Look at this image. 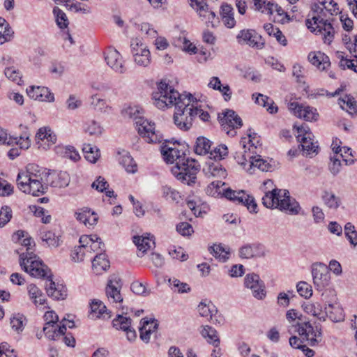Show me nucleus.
<instances>
[{
    "mask_svg": "<svg viewBox=\"0 0 357 357\" xmlns=\"http://www.w3.org/2000/svg\"><path fill=\"white\" fill-rule=\"evenodd\" d=\"M323 200L325 204L331 208H337L340 205V199L334 194L325 192L323 195Z\"/></svg>",
    "mask_w": 357,
    "mask_h": 357,
    "instance_id": "56",
    "label": "nucleus"
},
{
    "mask_svg": "<svg viewBox=\"0 0 357 357\" xmlns=\"http://www.w3.org/2000/svg\"><path fill=\"white\" fill-rule=\"evenodd\" d=\"M238 164L245 165L246 162L249 161L250 167H256L259 169L263 172H267L269 170L271 165L269 163L260 158V155H245L241 154V156L236 157Z\"/></svg>",
    "mask_w": 357,
    "mask_h": 357,
    "instance_id": "20",
    "label": "nucleus"
},
{
    "mask_svg": "<svg viewBox=\"0 0 357 357\" xmlns=\"http://www.w3.org/2000/svg\"><path fill=\"white\" fill-rule=\"evenodd\" d=\"M85 158L90 162L95 163L100 156V151L96 146L84 144L82 149Z\"/></svg>",
    "mask_w": 357,
    "mask_h": 357,
    "instance_id": "41",
    "label": "nucleus"
},
{
    "mask_svg": "<svg viewBox=\"0 0 357 357\" xmlns=\"http://www.w3.org/2000/svg\"><path fill=\"white\" fill-rule=\"evenodd\" d=\"M222 20L225 25L228 28H233L236 24V20L234 17L233 8L228 4H224L221 6Z\"/></svg>",
    "mask_w": 357,
    "mask_h": 357,
    "instance_id": "33",
    "label": "nucleus"
},
{
    "mask_svg": "<svg viewBox=\"0 0 357 357\" xmlns=\"http://www.w3.org/2000/svg\"><path fill=\"white\" fill-rule=\"evenodd\" d=\"M132 241L137 246L139 253L137 256L142 257L144 254L154 245L155 243L149 237L135 236L132 238Z\"/></svg>",
    "mask_w": 357,
    "mask_h": 357,
    "instance_id": "31",
    "label": "nucleus"
},
{
    "mask_svg": "<svg viewBox=\"0 0 357 357\" xmlns=\"http://www.w3.org/2000/svg\"><path fill=\"white\" fill-rule=\"evenodd\" d=\"M4 75L8 79L18 85H20L22 82V73L15 67H6L4 69Z\"/></svg>",
    "mask_w": 357,
    "mask_h": 357,
    "instance_id": "48",
    "label": "nucleus"
},
{
    "mask_svg": "<svg viewBox=\"0 0 357 357\" xmlns=\"http://www.w3.org/2000/svg\"><path fill=\"white\" fill-rule=\"evenodd\" d=\"M200 171L199 163L192 158L183 157L177 160L172 168L173 175L181 183L193 185L197 182V175Z\"/></svg>",
    "mask_w": 357,
    "mask_h": 357,
    "instance_id": "5",
    "label": "nucleus"
},
{
    "mask_svg": "<svg viewBox=\"0 0 357 357\" xmlns=\"http://www.w3.org/2000/svg\"><path fill=\"white\" fill-rule=\"evenodd\" d=\"M26 93L31 98L36 100L53 102L54 100V95L46 87L30 86Z\"/></svg>",
    "mask_w": 357,
    "mask_h": 357,
    "instance_id": "22",
    "label": "nucleus"
},
{
    "mask_svg": "<svg viewBox=\"0 0 357 357\" xmlns=\"http://www.w3.org/2000/svg\"><path fill=\"white\" fill-rule=\"evenodd\" d=\"M119 163L125 168L128 173H135L137 166L133 158L128 152H124L119 158Z\"/></svg>",
    "mask_w": 357,
    "mask_h": 357,
    "instance_id": "35",
    "label": "nucleus"
},
{
    "mask_svg": "<svg viewBox=\"0 0 357 357\" xmlns=\"http://www.w3.org/2000/svg\"><path fill=\"white\" fill-rule=\"evenodd\" d=\"M22 245L26 248V252L20 255V264L22 269L33 277L46 275L48 267L33 253V240L26 237L23 239Z\"/></svg>",
    "mask_w": 357,
    "mask_h": 357,
    "instance_id": "4",
    "label": "nucleus"
},
{
    "mask_svg": "<svg viewBox=\"0 0 357 357\" xmlns=\"http://www.w3.org/2000/svg\"><path fill=\"white\" fill-rule=\"evenodd\" d=\"M122 287L121 280L117 275H112L106 287L105 292L109 299H112L113 302H122L123 298L120 293Z\"/></svg>",
    "mask_w": 357,
    "mask_h": 357,
    "instance_id": "18",
    "label": "nucleus"
},
{
    "mask_svg": "<svg viewBox=\"0 0 357 357\" xmlns=\"http://www.w3.org/2000/svg\"><path fill=\"white\" fill-rule=\"evenodd\" d=\"M135 63L142 67H147L151 61V52L141 54H132Z\"/></svg>",
    "mask_w": 357,
    "mask_h": 357,
    "instance_id": "58",
    "label": "nucleus"
},
{
    "mask_svg": "<svg viewBox=\"0 0 357 357\" xmlns=\"http://www.w3.org/2000/svg\"><path fill=\"white\" fill-rule=\"evenodd\" d=\"M126 113L135 121L138 133L148 143H158L162 140V136L155 131V124L140 116L137 107H129Z\"/></svg>",
    "mask_w": 357,
    "mask_h": 357,
    "instance_id": "6",
    "label": "nucleus"
},
{
    "mask_svg": "<svg viewBox=\"0 0 357 357\" xmlns=\"http://www.w3.org/2000/svg\"><path fill=\"white\" fill-rule=\"evenodd\" d=\"M225 197L235 202L247 207L248 210L251 213H257V204L255 198L247 194L244 190L235 191L230 188H227L224 192Z\"/></svg>",
    "mask_w": 357,
    "mask_h": 357,
    "instance_id": "9",
    "label": "nucleus"
},
{
    "mask_svg": "<svg viewBox=\"0 0 357 357\" xmlns=\"http://www.w3.org/2000/svg\"><path fill=\"white\" fill-rule=\"evenodd\" d=\"M162 197L168 201L178 202L180 195L178 192L169 186L162 188Z\"/></svg>",
    "mask_w": 357,
    "mask_h": 357,
    "instance_id": "55",
    "label": "nucleus"
},
{
    "mask_svg": "<svg viewBox=\"0 0 357 357\" xmlns=\"http://www.w3.org/2000/svg\"><path fill=\"white\" fill-rule=\"evenodd\" d=\"M339 104L342 109H346L350 114H356L357 112L356 101L349 95H345L343 98H340Z\"/></svg>",
    "mask_w": 357,
    "mask_h": 357,
    "instance_id": "37",
    "label": "nucleus"
},
{
    "mask_svg": "<svg viewBox=\"0 0 357 357\" xmlns=\"http://www.w3.org/2000/svg\"><path fill=\"white\" fill-rule=\"evenodd\" d=\"M139 328V337L145 343L149 342L151 335L155 332L158 327V324L155 319H142Z\"/></svg>",
    "mask_w": 357,
    "mask_h": 357,
    "instance_id": "21",
    "label": "nucleus"
},
{
    "mask_svg": "<svg viewBox=\"0 0 357 357\" xmlns=\"http://www.w3.org/2000/svg\"><path fill=\"white\" fill-rule=\"evenodd\" d=\"M210 252L213 256L222 262L226 261L229 259V252L221 245H214L210 248Z\"/></svg>",
    "mask_w": 357,
    "mask_h": 357,
    "instance_id": "46",
    "label": "nucleus"
},
{
    "mask_svg": "<svg viewBox=\"0 0 357 357\" xmlns=\"http://www.w3.org/2000/svg\"><path fill=\"white\" fill-rule=\"evenodd\" d=\"M236 38L239 43H244L252 47L261 49L264 45L261 36L252 29L241 30Z\"/></svg>",
    "mask_w": 357,
    "mask_h": 357,
    "instance_id": "14",
    "label": "nucleus"
},
{
    "mask_svg": "<svg viewBox=\"0 0 357 357\" xmlns=\"http://www.w3.org/2000/svg\"><path fill=\"white\" fill-rule=\"evenodd\" d=\"M12 218V210L8 206H3L0 211V227H4Z\"/></svg>",
    "mask_w": 357,
    "mask_h": 357,
    "instance_id": "61",
    "label": "nucleus"
},
{
    "mask_svg": "<svg viewBox=\"0 0 357 357\" xmlns=\"http://www.w3.org/2000/svg\"><path fill=\"white\" fill-rule=\"evenodd\" d=\"M43 332L47 338L50 340H56L59 337L63 336L66 333V324H51L43 327Z\"/></svg>",
    "mask_w": 357,
    "mask_h": 357,
    "instance_id": "26",
    "label": "nucleus"
},
{
    "mask_svg": "<svg viewBox=\"0 0 357 357\" xmlns=\"http://www.w3.org/2000/svg\"><path fill=\"white\" fill-rule=\"evenodd\" d=\"M161 153L163 155L164 160L167 163L176 162L180 158H183V157L180 155V151L176 148L169 147L167 145L162 146Z\"/></svg>",
    "mask_w": 357,
    "mask_h": 357,
    "instance_id": "32",
    "label": "nucleus"
},
{
    "mask_svg": "<svg viewBox=\"0 0 357 357\" xmlns=\"http://www.w3.org/2000/svg\"><path fill=\"white\" fill-rule=\"evenodd\" d=\"M36 144L39 149L46 150L56 142V136L48 127L40 128L36 135Z\"/></svg>",
    "mask_w": 357,
    "mask_h": 357,
    "instance_id": "16",
    "label": "nucleus"
},
{
    "mask_svg": "<svg viewBox=\"0 0 357 357\" xmlns=\"http://www.w3.org/2000/svg\"><path fill=\"white\" fill-rule=\"evenodd\" d=\"M169 282L172 286V289L178 294L187 293L190 291V287L187 283L181 282L178 279H169Z\"/></svg>",
    "mask_w": 357,
    "mask_h": 357,
    "instance_id": "50",
    "label": "nucleus"
},
{
    "mask_svg": "<svg viewBox=\"0 0 357 357\" xmlns=\"http://www.w3.org/2000/svg\"><path fill=\"white\" fill-rule=\"evenodd\" d=\"M13 31L8 23L3 18H0V45L10 41L12 38Z\"/></svg>",
    "mask_w": 357,
    "mask_h": 357,
    "instance_id": "36",
    "label": "nucleus"
},
{
    "mask_svg": "<svg viewBox=\"0 0 357 357\" xmlns=\"http://www.w3.org/2000/svg\"><path fill=\"white\" fill-rule=\"evenodd\" d=\"M344 234L352 245H357V231L355 230L354 226L351 222H347L345 225Z\"/></svg>",
    "mask_w": 357,
    "mask_h": 357,
    "instance_id": "57",
    "label": "nucleus"
},
{
    "mask_svg": "<svg viewBox=\"0 0 357 357\" xmlns=\"http://www.w3.org/2000/svg\"><path fill=\"white\" fill-rule=\"evenodd\" d=\"M198 312L200 316L213 319V317H215L218 310L211 302L208 304L201 302L198 305Z\"/></svg>",
    "mask_w": 357,
    "mask_h": 357,
    "instance_id": "40",
    "label": "nucleus"
},
{
    "mask_svg": "<svg viewBox=\"0 0 357 357\" xmlns=\"http://www.w3.org/2000/svg\"><path fill=\"white\" fill-rule=\"evenodd\" d=\"M218 119L222 130L231 137L235 136L236 135V130L243 126L241 117L231 109H227L222 114H219Z\"/></svg>",
    "mask_w": 357,
    "mask_h": 357,
    "instance_id": "7",
    "label": "nucleus"
},
{
    "mask_svg": "<svg viewBox=\"0 0 357 357\" xmlns=\"http://www.w3.org/2000/svg\"><path fill=\"white\" fill-rule=\"evenodd\" d=\"M298 135L296 138L301 142L303 150L307 155L318 153V145L312 142V133L310 132L309 127L303 123L301 126L297 127Z\"/></svg>",
    "mask_w": 357,
    "mask_h": 357,
    "instance_id": "10",
    "label": "nucleus"
},
{
    "mask_svg": "<svg viewBox=\"0 0 357 357\" xmlns=\"http://www.w3.org/2000/svg\"><path fill=\"white\" fill-rule=\"evenodd\" d=\"M91 315L92 317H99L100 315H103L105 313L108 314L107 312L106 306L103 303L99 300L94 299L91 303Z\"/></svg>",
    "mask_w": 357,
    "mask_h": 357,
    "instance_id": "47",
    "label": "nucleus"
},
{
    "mask_svg": "<svg viewBox=\"0 0 357 357\" xmlns=\"http://www.w3.org/2000/svg\"><path fill=\"white\" fill-rule=\"evenodd\" d=\"M105 59L107 65L119 73H124L126 67L120 53L114 48H109L105 53Z\"/></svg>",
    "mask_w": 357,
    "mask_h": 357,
    "instance_id": "17",
    "label": "nucleus"
},
{
    "mask_svg": "<svg viewBox=\"0 0 357 357\" xmlns=\"http://www.w3.org/2000/svg\"><path fill=\"white\" fill-rule=\"evenodd\" d=\"M89 104L93 109L100 112H105V109L108 107L106 101L100 98L98 94L92 95L89 98Z\"/></svg>",
    "mask_w": 357,
    "mask_h": 357,
    "instance_id": "49",
    "label": "nucleus"
},
{
    "mask_svg": "<svg viewBox=\"0 0 357 357\" xmlns=\"http://www.w3.org/2000/svg\"><path fill=\"white\" fill-rule=\"evenodd\" d=\"M288 108L296 117L307 121H317L319 116L315 108L298 102H291L289 103Z\"/></svg>",
    "mask_w": 357,
    "mask_h": 357,
    "instance_id": "12",
    "label": "nucleus"
},
{
    "mask_svg": "<svg viewBox=\"0 0 357 357\" xmlns=\"http://www.w3.org/2000/svg\"><path fill=\"white\" fill-rule=\"evenodd\" d=\"M201 328L200 333L202 336L206 339L208 344H212L215 347H218L220 345V340L217 331L212 326L208 325L202 326Z\"/></svg>",
    "mask_w": 357,
    "mask_h": 357,
    "instance_id": "29",
    "label": "nucleus"
},
{
    "mask_svg": "<svg viewBox=\"0 0 357 357\" xmlns=\"http://www.w3.org/2000/svg\"><path fill=\"white\" fill-rule=\"evenodd\" d=\"M88 253L89 252H87V250H84L83 246H77L72 251L71 257L74 261L79 262L83 261Z\"/></svg>",
    "mask_w": 357,
    "mask_h": 357,
    "instance_id": "62",
    "label": "nucleus"
},
{
    "mask_svg": "<svg viewBox=\"0 0 357 357\" xmlns=\"http://www.w3.org/2000/svg\"><path fill=\"white\" fill-rule=\"evenodd\" d=\"M297 332L310 346H315L321 341V328L320 325L312 326L310 321L298 323Z\"/></svg>",
    "mask_w": 357,
    "mask_h": 357,
    "instance_id": "8",
    "label": "nucleus"
},
{
    "mask_svg": "<svg viewBox=\"0 0 357 357\" xmlns=\"http://www.w3.org/2000/svg\"><path fill=\"white\" fill-rule=\"evenodd\" d=\"M153 100L155 107L161 109L174 105V121L176 126L183 130L190 128L193 120L190 115L191 102H194L190 93L180 94L165 81H161L158 85V91L153 93Z\"/></svg>",
    "mask_w": 357,
    "mask_h": 357,
    "instance_id": "1",
    "label": "nucleus"
},
{
    "mask_svg": "<svg viewBox=\"0 0 357 357\" xmlns=\"http://www.w3.org/2000/svg\"><path fill=\"white\" fill-rule=\"evenodd\" d=\"M308 59L312 65L321 70H324L331 66L329 57L321 52H310Z\"/></svg>",
    "mask_w": 357,
    "mask_h": 357,
    "instance_id": "25",
    "label": "nucleus"
},
{
    "mask_svg": "<svg viewBox=\"0 0 357 357\" xmlns=\"http://www.w3.org/2000/svg\"><path fill=\"white\" fill-rule=\"evenodd\" d=\"M321 9L322 10V13L319 15L323 18L324 17H326V13H328L331 15H337L340 13L338 5L333 0L328 1Z\"/></svg>",
    "mask_w": 357,
    "mask_h": 357,
    "instance_id": "53",
    "label": "nucleus"
},
{
    "mask_svg": "<svg viewBox=\"0 0 357 357\" xmlns=\"http://www.w3.org/2000/svg\"><path fill=\"white\" fill-rule=\"evenodd\" d=\"M258 138L257 133L252 132L251 130H249L248 137H242L240 142L243 149V153L242 154L251 155V152L253 153V149H257V146L260 145Z\"/></svg>",
    "mask_w": 357,
    "mask_h": 357,
    "instance_id": "23",
    "label": "nucleus"
},
{
    "mask_svg": "<svg viewBox=\"0 0 357 357\" xmlns=\"http://www.w3.org/2000/svg\"><path fill=\"white\" fill-rule=\"evenodd\" d=\"M255 102L264 107H266L268 112L271 114H275L278 112V107L273 105V100L266 96L258 93Z\"/></svg>",
    "mask_w": 357,
    "mask_h": 357,
    "instance_id": "39",
    "label": "nucleus"
},
{
    "mask_svg": "<svg viewBox=\"0 0 357 357\" xmlns=\"http://www.w3.org/2000/svg\"><path fill=\"white\" fill-rule=\"evenodd\" d=\"M84 130L91 136L98 137L102 134L103 129L98 122L90 120L85 123Z\"/></svg>",
    "mask_w": 357,
    "mask_h": 357,
    "instance_id": "45",
    "label": "nucleus"
},
{
    "mask_svg": "<svg viewBox=\"0 0 357 357\" xmlns=\"http://www.w3.org/2000/svg\"><path fill=\"white\" fill-rule=\"evenodd\" d=\"M132 319L123 315H117L113 320V326L118 330H122L126 333L127 340L133 342L137 339V333L131 326Z\"/></svg>",
    "mask_w": 357,
    "mask_h": 357,
    "instance_id": "15",
    "label": "nucleus"
},
{
    "mask_svg": "<svg viewBox=\"0 0 357 357\" xmlns=\"http://www.w3.org/2000/svg\"><path fill=\"white\" fill-rule=\"evenodd\" d=\"M262 248L258 244H246L239 250V256L243 259H251L263 256Z\"/></svg>",
    "mask_w": 357,
    "mask_h": 357,
    "instance_id": "24",
    "label": "nucleus"
},
{
    "mask_svg": "<svg viewBox=\"0 0 357 357\" xmlns=\"http://www.w3.org/2000/svg\"><path fill=\"white\" fill-rule=\"evenodd\" d=\"M105 244L101 241L100 238L97 235H93V241H91L89 247V250L92 252L103 253L105 251Z\"/></svg>",
    "mask_w": 357,
    "mask_h": 357,
    "instance_id": "60",
    "label": "nucleus"
},
{
    "mask_svg": "<svg viewBox=\"0 0 357 357\" xmlns=\"http://www.w3.org/2000/svg\"><path fill=\"white\" fill-rule=\"evenodd\" d=\"M130 288L132 292L137 295L146 296L150 294V290H147L145 285L138 281L133 282Z\"/></svg>",
    "mask_w": 357,
    "mask_h": 357,
    "instance_id": "63",
    "label": "nucleus"
},
{
    "mask_svg": "<svg viewBox=\"0 0 357 357\" xmlns=\"http://www.w3.org/2000/svg\"><path fill=\"white\" fill-rule=\"evenodd\" d=\"M324 313H326V317L334 322L342 321L344 317L343 310L337 303H328L325 307Z\"/></svg>",
    "mask_w": 357,
    "mask_h": 357,
    "instance_id": "30",
    "label": "nucleus"
},
{
    "mask_svg": "<svg viewBox=\"0 0 357 357\" xmlns=\"http://www.w3.org/2000/svg\"><path fill=\"white\" fill-rule=\"evenodd\" d=\"M303 308L306 313L317 317L319 320L321 321H326V315L322 310L321 303L318 302L305 303L303 305Z\"/></svg>",
    "mask_w": 357,
    "mask_h": 357,
    "instance_id": "28",
    "label": "nucleus"
},
{
    "mask_svg": "<svg viewBox=\"0 0 357 357\" xmlns=\"http://www.w3.org/2000/svg\"><path fill=\"white\" fill-rule=\"evenodd\" d=\"M297 291L299 295L305 298H309L312 295V289L310 284L305 281L298 282L296 285Z\"/></svg>",
    "mask_w": 357,
    "mask_h": 357,
    "instance_id": "54",
    "label": "nucleus"
},
{
    "mask_svg": "<svg viewBox=\"0 0 357 357\" xmlns=\"http://www.w3.org/2000/svg\"><path fill=\"white\" fill-rule=\"evenodd\" d=\"M212 142L204 137H199L195 146V152L198 155H206L211 151Z\"/></svg>",
    "mask_w": 357,
    "mask_h": 357,
    "instance_id": "34",
    "label": "nucleus"
},
{
    "mask_svg": "<svg viewBox=\"0 0 357 357\" xmlns=\"http://www.w3.org/2000/svg\"><path fill=\"white\" fill-rule=\"evenodd\" d=\"M17 185L22 192L36 197L44 195L48 188L47 185L43 183L38 166L33 164L28 165L26 171L19 172Z\"/></svg>",
    "mask_w": 357,
    "mask_h": 357,
    "instance_id": "2",
    "label": "nucleus"
},
{
    "mask_svg": "<svg viewBox=\"0 0 357 357\" xmlns=\"http://www.w3.org/2000/svg\"><path fill=\"white\" fill-rule=\"evenodd\" d=\"M245 287L252 290V296L257 299H263L266 296L265 285L257 274H248L245 278Z\"/></svg>",
    "mask_w": 357,
    "mask_h": 357,
    "instance_id": "13",
    "label": "nucleus"
},
{
    "mask_svg": "<svg viewBox=\"0 0 357 357\" xmlns=\"http://www.w3.org/2000/svg\"><path fill=\"white\" fill-rule=\"evenodd\" d=\"M53 13L55 15L57 25L61 29L66 28L68 24V20L66 13L58 7L54 8Z\"/></svg>",
    "mask_w": 357,
    "mask_h": 357,
    "instance_id": "52",
    "label": "nucleus"
},
{
    "mask_svg": "<svg viewBox=\"0 0 357 357\" xmlns=\"http://www.w3.org/2000/svg\"><path fill=\"white\" fill-rule=\"evenodd\" d=\"M313 283L318 291H321L330 284L331 273L326 265L319 263L313 264L312 269Z\"/></svg>",
    "mask_w": 357,
    "mask_h": 357,
    "instance_id": "11",
    "label": "nucleus"
},
{
    "mask_svg": "<svg viewBox=\"0 0 357 357\" xmlns=\"http://www.w3.org/2000/svg\"><path fill=\"white\" fill-rule=\"evenodd\" d=\"M24 319L25 318L22 314H17L13 315V317L10 318V325L12 328L17 332L22 331L24 329Z\"/></svg>",
    "mask_w": 357,
    "mask_h": 357,
    "instance_id": "59",
    "label": "nucleus"
},
{
    "mask_svg": "<svg viewBox=\"0 0 357 357\" xmlns=\"http://www.w3.org/2000/svg\"><path fill=\"white\" fill-rule=\"evenodd\" d=\"M30 135L27 132L23 133L20 137H13L9 136V142L8 145L13 146L14 144L19 145L21 149H27L31 146Z\"/></svg>",
    "mask_w": 357,
    "mask_h": 357,
    "instance_id": "38",
    "label": "nucleus"
},
{
    "mask_svg": "<svg viewBox=\"0 0 357 357\" xmlns=\"http://www.w3.org/2000/svg\"><path fill=\"white\" fill-rule=\"evenodd\" d=\"M41 239L45 242L49 246L57 247L59 245V238L51 231H47L42 233Z\"/></svg>",
    "mask_w": 357,
    "mask_h": 357,
    "instance_id": "51",
    "label": "nucleus"
},
{
    "mask_svg": "<svg viewBox=\"0 0 357 357\" xmlns=\"http://www.w3.org/2000/svg\"><path fill=\"white\" fill-rule=\"evenodd\" d=\"M109 266V261L107 259L105 253L97 254L92 261L93 270L97 275L102 274L104 271H106Z\"/></svg>",
    "mask_w": 357,
    "mask_h": 357,
    "instance_id": "27",
    "label": "nucleus"
},
{
    "mask_svg": "<svg viewBox=\"0 0 357 357\" xmlns=\"http://www.w3.org/2000/svg\"><path fill=\"white\" fill-rule=\"evenodd\" d=\"M48 272H50V269L47 271V274L43 278H47L49 284H46V291L49 296L52 297L56 300H63L66 296V287L63 285L56 284L55 282L52 280V275H48Z\"/></svg>",
    "mask_w": 357,
    "mask_h": 357,
    "instance_id": "19",
    "label": "nucleus"
},
{
    "mask_svg": "<svg viewBox=\"0 0 357 357\" xmlns=\"http://www.w3.org/2000/svg\"><path fill=\"white\" fill-rule=\"evenodd\" d=\"M227 147L221 144L218 147L215 148L213 151H211V158H213L215 160H221L224 156L227 155Z\"/></svg>",
    "mask_w": 357,
    "mask_h": 357,
    "instance_id": "64",
    "label": "nucleus"
},
{
    "mask_svg": "<svg viewBox=\"0 0 357 357\" xmlns=\"http://www.w3.org/2000/svg\"><path fill=\"white\" fill-rule=\"evenodd\" d=\"M190 6L197 10L199 17L206 20L208 13H211V10H208L205 0H190Z\"/></svg>",
    "mask_w": 357,
    "mask_h": 357,
    "instance_id": "42",
    "label": "nucleus"
},
{
    "mask_svg": "<svg viewBox=\"0 0 357 357\" xmlns=\"http://www.w3.org/2000/svg\"><path fill=\"white\" fill-rule=\"evenodd\" d=\"M132 54L150 53L148 47L138 38H132L130 42Z\"/></svg>",
    "mask_w": 357,
    "mask_h": 357,
    "instance_id": "44",
    "label": "nucleus"
},
{
    "mask_svg": "<svg viewBox=\"0 0 357 357\" xmlns=\"http://www.w3.org/2000/svg\"><path fill=\"white\" fill-rule=\"evenodd\" d=\"M262 204L268 208H276L291 215L299 213L301 207L298 203L289 195L285 189L275 188L265 193L262 197Z\"/></svg>",
    "mask_w": 357,
    "mask_h": 357,
    "instance_id": "3",
    "label": "nucleus"
},
{
    "mask_svg": "<svg viewBox=\"0 0 357 357\" xmlns=\"http://www.w3.org/2000/svg\"><path fill=\"white\" fill-rule=\"evenodd\" d=\"M27 290L31 299L33 300L35 304L43 305L45 299L40 289L33 284L27 286Z\"/></svg>",
    "mask_w": 357,
    "mask_h": 357,
    "instance_id": "43",
    "label": "nucleus"
}]
</instances>
